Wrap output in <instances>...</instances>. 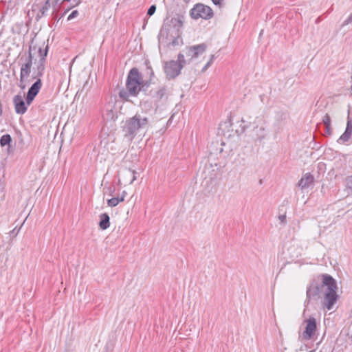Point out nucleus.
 <instances>
[{
	"mask_svg": "<svg viewBox=\"0 0 352 352\" xmlns=\"http://www.w3.org/2000/svg\"><path fill=\"white\" fill-rule=\"evenodd\" d=\"M149 87V82L142 79V74L136 67H133L128 73L126 80V89L119 91V97L124 101H129V96H138L144 87Z\"/></svg>",
	"mask_w": 352,
	"mask_h": 352,
	"instance_id": "nucleus-1",
	"label": "nucleus"
},
{
	"mask_svg": "<svg viewBox=\"0 0 352 352\" xmlns=\"http://www.w3.org/2000/svg\"><path fill=\"white\" fill-rule=\"evenodd\" d=\"M148 124L149 121L147 117L138 113H135L123 122L122 131L124 137L128 141H133L139 132L148 128Z\"/></svg>",
	"mask_w": 352,
	"mask_h": 352,
	"instance_id": "nucleus-2",
	"label": "nucleus"
},
{
	"mask_svg": "<svg viewBox=\"0 0 352 352\" xmlns=\"http://www.w3.org/2000/svg\"><path fill=\"white\" fill-rule=\"evenodd\" d=\"M48 50L49 47L48 45H46L43 52V55L42 56V58H40L38 65H36L34 74L32 76V78L36 79V80L29 88L26 95V101L28 104H32L42 87L43 84L41 78L43 76L45 69V65Z\"/></svg>",
	"mask_w": 352,
	"mask_h": 352,
	"instance_id": "nucleus-3",
	"label": "nucleus"
},
{
	"mask_svg": "<svg viewBox=\"0 0 352 352\" xmlns=\"http://www.w3.org/2000/svg\"><path fill=\"white\" fill-rule=\"evenodd\" d=\"M324 285L326 287L324 290V298L322 302V305L327 310H331L333 308L335 303L338 299L337 294V283L336 280L327 274H324Z\"/></svg>",
	"mask_w": 352,
	"mask_h": 352,
	"instance_id": "nucleus-4",
	"label": "nucleus"
},
{
	"mask_svg": "<svg viewBox=\"0 0 352 352\" xmlns=\"http://www.w3.org/2000/svg\"><path fill=\"white\" fill-rule=\"evenodd\" d=\"M187 64L184 54L179 53L177 56V60H170L165 62L164 66V73L168 80L174 79L178 76L182 69Z\"/></svg>",
	"mask_w": 352,
	"mask_h": 352,
	"instance_id": "nucleus-5",
	"label": "nucleus"
},
{
	"mask_svg": "<svg viewBox=\"0 0 352 352\" xmlns=\"http://www.w3.org/2000/svg\"><path fill=\"white\" fill-rule=\"evenodd\" d=\"M322 280L321 283L313 282L307 288L306 299L304 302V306L307 308L311 300H317L320 294L324 292L326 285H324V274H322Z\"/></svg>",
	"mask_w": 352,
	"mask_h": 352,
	"instance_id": "nucleus-6",
	"label": "nucleus"
},
{
	"mask_svg": "<svg viewBox=\"0 0 352 352\" xmlns=\"http://www.w3.org/2000/svg\"><path fill=\"white\" fill-rule=\"evenodd\" d=\"M190 15L194 19L201 18L205 20H209L213 17L214 12L210 6L198 3L190 10Z\"/></svg>",
	"mask_w": 352,
	"mask_h": 352,
	"instance_id": "nucleus-7",
	"label": "nucleus"
},
{
	"mask_svg": "<svg viewBox=\"0 0 352 352\" xmlns=\"http://www.w3.org/2000/svg\"><path fill=\"white\" fill-rule=\"evenodd\" d=\"M206 48L207 45L205 43H201L186 47L183 50L182 54H184V57L186 56L187 58V59H186L187 63H189L193 59L202 54L206 51Z\"/></svg>",
	"mask_w": 352,
	"mask_h": 352,
	"instance_id": "nucleus-8",
	"label": "nucleus"
},
{
	"mask_svg": "<svg viewBox=\"0 0 352 352\" xmlns=\"http://www.w3.org/2000/svg\"><path fill=\"white\" fill-rule=\"evenodd\" d=\"M306 322L305 329L302 333L303 338L306 340L314 338L317 331V322L314 317H309L305 321Z\"/></svg>",
	"mask_w": 352,
	"mask_h": 352,
	"instance_id": "nucleus-9",
	"label": "nucleus"
},
{
	"mask_svg": "<svg viewBox=\"0 0 352 352\" xmlns=\"http://www.w3.org/2000/svg\"><path fill=\"white\" fill-rule=\"evenodd\" d=\"M33 56L32 54V47H29L28 56L25 58V63L21 65V72H20V81L23 82L25 78H27L30 72L31 67L32 65Z\"/></svg>",
	"mask_w": 352,
	"mask_h": 352,
	"instance_id": "nucleus-10",
	"label": "nucleus"
},
{
	"mask_svg": "<svg viewBox=\"0 0 352 352\" xmlns=\"http://www.w3.org/2000/svg\"><path fill=\"white\" fill-rule=\"evenodd\" d=\"M13 104L16 114L23 115L27 111V105L28 104L27 101H25L23 96L20 94L15 95L13 97Z\"/></svg>",
	"mask_w": 352,
	"mask_h": 352,
	"instance_id": "nucleus-11",
	"label": "nucleus"
},
{
	"mask_svg": "<svg viewBox=\"0 0 352 352\" xmlns=\"http://www.w3.org/2000/svg\"><path fill=\"white\" fill-rule=\"evenodd\" d=\"M102 118L107 121L115 120L118 118L114 105L111 103L104 105L102 110Z\"/></svg>",
	"mask_w": 352,
	"mask_h": 352,
	"instance_id": "nucleus-12",
	"label": "nucleus"
},
{
	"mask_svg": "<svg viewBox=\"0 0 352 352\" xmlns=\"http://www.w3.org/2000/svg\"><path fill=\"white\" fill-rule=\"evenodd\" d=\"M352 134V120L348 116L346 126L344 132L338 139L337 142L339 144H344L348 142Z\"/></svg>",
	"mask_w": 352,
	"mask_h": 352,
	"instance_id": "nucleus-13",
	"label": "nucleus"
},
{
	"mask_svg": "<svg viewBox=\"0 0 352 352\" xmlns=\"http://www.w3.org/2000/svg\"><path fill=\"white\" fill-rule=\"evenodd\" d=\"M314 177L311 173H305L299 180L298 185L301 189L308 188L314 184Z\"/></svg>",
	"mask_w": 352,
	"mask_h": 352,
	"instance_id": "nucleus-14",
	"label": "nucleus"
},
{
	"mask_svg": "<svg viewBox=\"0 0 352 352\" xmlns=\"http://www.w3.org/2000/svg\"><path fill=\"white\" fill-rule=\"evenodd\" d=\"M287 118L288 114L286 112L278 111L276 113L275 125L277 126L278 129H280L285 124Z\"/></svg>",
	"mask_w": 352,
	"mask_h": 352,
	"instance_id": "nucleus-15",
	"label": "nucleus"
},
{
	"mask_svg": "<svg viewBox=\"0 0 352 352\" xmlns=\"http://www.w3.org/2000/svg\"><path fill=\"white\" fill-rule=\"evenodd\" d=\"M126 183L131 184L136 179V172L131 169H126L122 173Z\"/></svg>",
	"mask_w": 352,
	"mask_h": 352,
	"instance_id": "nucleus-16",
	"label": "nucleus"
},
{
	"mask_svg": "<svg viewBox=\"0 0 352 352\" xmlns=\"http://www.w3.org/2000/svg\"><path fill=\"white\" fill-rule=\"evenodd\" d=\"M100 221L99 227L101 230H107L110 226V217L106 212L102 213L99 215Z\"/></svg>",
	"mask_w": 352,
	"mask_h": 352,
	"instance_id": "nucleus-17",
	"label": "nucleus"
},
{
	"mask_svg": "<svg viewBox=\"0 0 352 352\" xmlns=\"http://www.w3.org/2000/svg\"><path fill=\"white\" fill-rule=\"evenodd\" d=\"M51 0H47L45 3L40 8L36 16V20L39 21L42 17L46 15L47 12L51 8Z\"/></svg>",
	"mask_w": 352,
	"mask_h": 352,
	"instance_id": "nucleus-18",
	"label": "nucleus"
},
{
	"mask_svg": "<svg viewBox=\"0 0 352 352\" xmlns=\"http://www.w3.org/2000/svg\"><path fill=\"white\" fill-rule=\"evenodd\" d=\"M166 95V86H160L157 90H156L153 94L152 96L155 99L156 102H160L162 100Z\"/></svg>",
	"mask_w": 352,
	"mask_h": 352,
	"instance_id": "nucleus-19",
	"label": "nucleus"
},
{
	"mask_svg": "<svg viewBox=\"0 0 352 352\" xmlns=\"http://www.w3.org/2000/svg\"><path fill=\"white\" fill-rule=\"evenodd\" d=\"M254 132L256 135V139L259 141H261L263 139L265 138L266 135V131H265V127L263 125H261L260 126H256L254 128Z\"/></svg>",
	"mask_w": 352,
	"mask_h": 352,
	"instance_id": "nucleus-20",
	"label": "nucleus"
},
{
	"mask_svg": "<svg viewBox=\"0 0 352 352\" xmlns=\"http://www.w3.org/2000/svg\"><path fill=\"white\" fill-rule=\"evenodd\" d=\"M11 142H12V138L10 134L3 135L0 138V145L2 147L7 146V145H10V144Z\"/></svg>",
	"mask_w": 352,
	"mask_h": 352,
	"instance_id": "nucleus-21",
	"label": "nucleus"
},
{
	"mask_svg": "<svg viewBox=\"0 0 352 352\" xmlns=\"http://www.w3.org/2000/svg\"><path fill=\"white\" fill-rule=\"evenodd\" d=\"M119 204L118 198L112 197L107 200V205L110 207H115Z\"/></svg>",
	"mask_w": 352,
	"mask_h": 352,
	"instance_id": "nucleus-22",
	"label": "nucleus"
},
{
	"mask_svg": "<svg viewBox=\"0 0 352 352\" xmlns=\"http://www.w3.org/2000/svg\"><path fill=\"white\" fill-rule=\"evenodd\" d=\"M322 122L324 126L331 125V118L329 114L326 113L322 118Z\"/></svg>",
	"mask_w": 352,
	"mask_h": 352,
	"instance_id": "nucleus-23",
	"label": "nucleus"
},
{
	"mask_svg": "<svg viewBox=\"0 0 352 352\" xmlns=\"http://www.w3.org/2000/svg\"><path fill=\"white\" fill-rule=\"evenodd\" d=\"M156 11V6L155 5H152L149 7V8L147 10V13L146 14L148 16H152L153 14H154V13Z\"/></svg>",
	"mask_w": 352,
	"mask_h": 352,
	"instance_id": "nucleus-24",
	"label": "nucleus"
},
{
	"mask_svg": "<svg viewBox=\"0 0 352 352\" xmlns=\"http://www.w3.org/2000/svg\"><path fill=\"white\" fill-rule=\"evenodd\" d=\"M324 126H325V130H324L325 135H327V136L331 135V134H332V129H331V125Z\"/></svg>",
	"mask_w": 352,
	"mask_h": 352,
	"instance_id": "nucleus-25",
	"label": "nucleus"
},
{
	"mask_svg": "<svg viewBox=\"0 0 352 352\" xmlns=\"http://www.w3.org/2000/svg\"><path fill=\"white\" fill-rule=\"evenodd\" d=\"M146 71H147V74L149 76V80L148 81L149 82V84H150L151 79L154 77V72H153L152 67L151 69H146Z\"/></svg>",
	"mask_w": 352,
	"mask_h": 352,
	"instance_id": "nucleus-26",
	"label": "nucleus"
},
{
	"mask_svg": "<svg viewBox=\"0 0 352 352\" xmlns=\"http://www.w3.org/2000/svg\"><path fill=\"white\" fill-rule=\"evenodd\" d=\"M78 14V12L77 10H74L67 17V21L72 20L75 18Z\"/></svg>",
	"mask_w": 352,
	"mask_h": 352,
	"instance_id": "nucleus-27",
	"label": "nucleus"
},
{
	"mask_svg": "<svg viewBox=\"0 0 352 352\" xmlns=\"http://www.w3.org/2000/svg\"><path fill=\"white\" fill-rule=\"evenodd\" d=\"M170 45L176 46L179 45V38L177 37H175L171 42L169 43Z\"/></svg>",
	"mask_w": 352,
	"mask_h": 352,
	"instance_id": "nucleus-28",
	"label": "nucleus"
},
{
	"mask_svg": "<svg viewBox=\"0 0 352 352\" xmlns=\"http://www.w3.org/2000/svg\"><path fill=\"white\" fill-rule=\"evenodd\" d=\"M245 132V126H242L241 124L240 125V129H236V133L239 135L241 133Z\"/></svg>",
	"mask_w": 352,
	"mask_h": 352,
	"instance_id": "nucleus-29",
	"label": "nucleus"
},
{
	"mask_svg": "<svg viewBox=\"0 0 352 352\" xmlns=\"http://www.w3.org/2000/svg\"><path fill=\"white\" fill-rule=\"evenodd\" d=\"M346 185L349 188L352 189V176L348 177L346 180Z\"/></svg>",
	"mask_w": 352,
	"mask_h": 352,
	"instance_id": "nucleus-30",
	"label": "nucleus"
},
{
	"mask_svg": "<svg viewBox=\"0 0 352 352\" xmlns=\"http://www.w3.org/2000/svg\"><path fill=\"white\" fill-rule=\"evenodd\" d=\"M278 219L281 223H283V224L285 223V222H286V215L285 214L279 215Z\"/></svg>",
	"mask_w": 352,
	"mask_h": 352,
	"instance_id": "nucleus-31",
	"label": "nucleus"
},
{
	"mask_svg": "<svg viewBox=\"0 0 352 352\" xmlns=\"http://www.w3.org/2000/svg\"><path fill=\"white\" fill-rule=\"evenodd\" d=\"M144 65L146 66V69H151L152 67L150 61L148 59L144 61Z\"/></svg>",
	"mask_w": 352,
	"mask_h": 352,
	"instance_id": "nucleus-32",
	"label": "nucleus"
},
{
	"mask_svg": "<svg viewBox=\"0 0 352 352\" xmlns=\"http://www.w3.org/2000/svg\"><path fill=\"white\" fill-rule=\"evenodd\" d=\"M212 3L216 6H221L223 0H211Z\"/></svg>",
	"mask_w": 352,
	"mask_h": 352,
	"instance_id": "nucleus-33",
	"label": "nucleus"
},
{
	"mask_svg": "<svg viewBox=\"0 0 352 352\" xmlns=\"http://www.w3.org/2000/svg\"><path fill=\"white\" fill-rule=\"evenodd\" d=\"M210 65V63L207 62L205 66L202 68L201 71L205 72Z\"/></svg>",
	"mask_w": 352,
	"mask_h": 352,
	"instance_id": "nucleus-34",
	"label": "nucleus"
},
{
	"mask_svg": "<svg viewBox=\"0 0 352 352\" xmlns=\"http://www.w3.org/2000/svg\"><path fill=\"white\" fill-rule=\"evenodd\" d=\"M214 58H215V56L214 54H212L210 56V59H209V60L208 62L210 63V65H212V63L214 62Z\"/></svg>",
	"mask_w": 352,
	"mask_h": 352,
	"instance_id": "nucleus-35",
	"label": "nucleus"
},
{
	"mask_svg": "<svg viewBox=\"0 0 352 352\" xmlns=\"http://www.w3.org/2000/svg\"><path fill=\"white\" fill-rule=\"evenodd\" d=\"M116 198H118L119 203L124 201V195H121L120 197H117Z\"/></svg>",
	"mask_w": 352,
	"mask_h": 352,
	"instance_id": "nucleus-36",
	"label": "nucleus"
},
{
	"mask_svg": "<svg viewBox=\"0 0 352 352\" xmlns=\"http://www.w3.org/2000/svg\"><path fill=\"white\" fill-rule=\"evenodd\" d=\"M45 49L43 50L42 48H39L38 49V54H39V56L40 58H42V56L43 55V52H44Z\"/></svg>",
	"mask_w": 352,
	"mask_h": 352,
	"instance_id": "nucleus-37",
	"label": "nucleus"
},
{
	"mask_svg": "<svg viewBox=\"0 0 352 352\" xmlns=\"http://www.w3.org/2000/svg\"><path fill=\"white\" fill-rule=\"evenodd\" d=\"M19 86L21 89H24L25 88V85L24 84V80L23 81V82H20V84L19 85Z\"/></svg>",
	"mask_w": 352,
	"mask_h": 352,
	"instance_id": "nucleus-38",
	"label": "nucleus"
},
{
	"mask_svg": "<svg viewBox=\"0 0 352 352\" xmlns=\"http://www.w3.org/2000/svg\"><path fill=\"white\" fill-rule=\"evenodd\" d=\"M74 4L72 5V7H74V6H77L80 3V0H74Z\"/></svg>",
	"mask_w": 352,
	"mask_h": 352,
	"instance_id": "nucleus-39",
	"label": "nucleus"
},
{
	"mask_svg": "<svg viewBox=\"0 0 352 352\" xmlns=\"http://www.w3.org/2000/svg\"><path fill=\"white\" fill-rule=\"evenodd\" d=\"M60 18H61V16H60V17H58L57 14H55V15H54V16H53V19H54V21H59V19H60Z\"/></svg>",
	"mask_w": 352,
	"mask_h": 352,
	"instance_id": "nucleus-40",
	"label": "nucleus"
},
{
	"mask_svg": "<svg viewBox=\"0 0 352 352\" xmlns=\"http://www.w3.org/2000/svg\"><path fill=\"white\" fill-rule=\"evenodd\" d=\"M60 1V0H54L55 3H56V4H57V3H58V1ZM63 1H70V0H63V1H62V2H63Z\"/></svg>",
	"mask_w": 352,
	"mask_h": 352,
	"instance_id": "nucleus-41",
	"label": "nucleus"
},
{
	"mask_svg": "<svg viewBox=\"0 0 352 352\" xmlns=\"http://www.w3.org/2000/svg\"><path fill=\"white\" fill-rule=\"evenodd\" d=\"M347 21H352V14L348 18Z\"/></svg>",
	"mask_w": 352,
	"mask_h": 352,
	"instance_id": "nucleus-42",
	"label": "nucleus"
},
{
	"mask_svg": "<svg viewBox=\"0 0 352 352\" xmlns=\"http://www.w3.org/2000/svg\"><path fill=\"white\" fill-rule=\"evenodd\" d=\"M177 22L180 24V25H182V21L180 19H178Z\"/></svg>",
	"mask_w": 352,
	"mask_h": 352,
	"instance_id": "nucleus-43",
	"label": "nucleus"
},
{
	"mask_svg": "<svg viewBox=\"0 0 352 352\" xmlns=\"http://www.w3.org/2000/svg\"><path fill=\"white\" fill-rule=\"evenodd\" d=\"M126 195V192L125 191H123L121 195H124V197H125Z\"/></svg>",
	"mask_w": 352,
	"mask_h": 352,
	"instance_id": "nucleus-44",
	"label": "nucleus"
}]
</instances>
